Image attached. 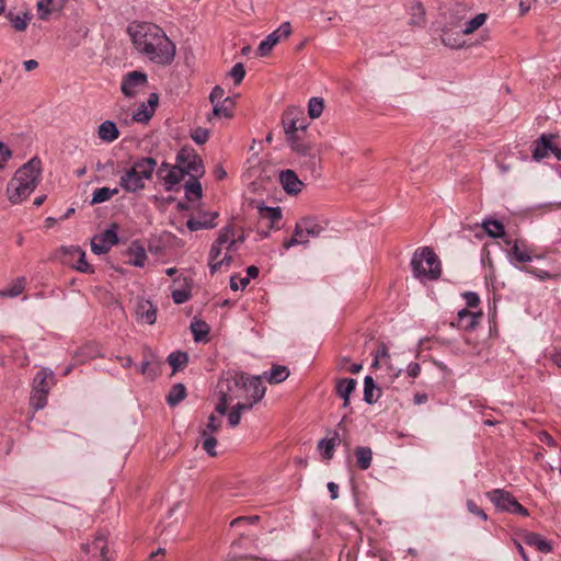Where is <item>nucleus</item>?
Returning a JSON list of instances; mask_svg holds the SVG:
<instances>
[{
	"label": "nucleus",
	"instance_id": "nucleus-40",
	"mask_svg": "<svg viewBox=\"0 0 561 561\" xmlns=\"http://www.w3.org/2000/svg\"><path fill=\"white\" fill-rule=\"evenodd\" d=\"M482 226L492 238L505 237L504 226L499 220H485Z\"/></svg>",
	"mask_w": 561,
	"mask_h": 561
},
{
	"label": "nucleus",
	"instance_id": "nucleus-18",
	"mask_svg": "<svg viewBox=\"0 0 561 561\" xmlns=\"http://www.w3.org/2000/svg\"><path fill=\"white\" fill-rule=\"evenodd\" d=\"M279 181L283 188L290 195L298 194L304 186V183L293 170L282 171L279 174Z\"/></svg>",
	"mask_w": 561,
	"mask_h": 561
},
{
	"label": "nucleus",
	"instance_id": "nucleus-62",
	"mask_svg": "<svg viewBox=\"0 0 561 561\" xmlns=\"http://www.w3.org/2000/svg\"><path fill=\"white\" fill-rule=\"evenodd\" d=\"M407 373L410 377L416 378L421 373V367L417 363H410Z\"/></svg>",
	"mask_w": 561,
	"mask_h": 561
},
{
	"label": "nucleus",
	"instance_id": "nucleus-22",
	"mask_svg": "<svg viewBox=\"0 0 561 561\" xmlns=\"http://www.w3.org/2000/svg\"><path fill=\"white\" fill-rule=\"evenodd\" d=\"M408 13L410 15V25L419 27L425 25V9L421 2L413 0L408 7Z\"/></svg>",
	"mask_w": 561,
	"mask_h": 561
},
{
	"label": "nucleus",
	"instance_id": "nucleus-25",
	"mask_svg": "<svg viewBox=\"0 0 561 561\" xmlns=\"http://www.w3.org/2000/svg\"><path fill=\"white\" fill-rule=\"evenodd\" d=\"M138 319L147 324H153L157 319V309L150 301H142L138 305L136 310Z\"/></svg>",
	"mask_w": 561,
	"mask_h": 561
},
{
	"label": "nucleus",
	"instance_id": "nucleus-50",
	"mask_svg": "<svg viewBox=\"0 0 561 561\" xmlns=\"http://www.w3.org/2000/svg\"><path fill=\"white\" fill-rule=\"evenodd\" d=\"M191 137L196 144L203 145L209 139V130L203 127H197L192 131Z\"/></svg>",
	"mask_w": 561,
	"mask_h": 561
},
{
	"label": "nucleus",
	"instance_id": "nucleus-19",
	"mask_svg": "<svg viewBox=\"0 0 561 561\" xmlns=\"http://www.w3.org/2000/svg\"><path fill=\"white\" fill-rule=\"evenodd\" d=\"M357 382L353 378H342L335 383L336 394L343 399V407L350 405V397L355 391Z\"/></svg>",
	"mask_w": 561,
	"mask_h": 561
},
{
	"label": "nucleus",
	"instance_id": "nucleus-41",
	"mask_svg": "<svg viewBox=\"0 0 561 561\" xmlns=\"http://www.w3.org/2000/svg\"><path fill=\"white\" fill-rule=\"evenodd\" d=\"M339 440V435L335 434V436L330 439H322L319 442L318 448L321 450L325 459L329 460L333 457V450Z\"/></svg>",
	"mask_w": 561,
	"mask_h": 561
},
{
	"label": "nucleus",
	"instance_id": "nucleus-6",
	"mask_svg": "<svg viewBox=\"0 0 561 561\" xmlns=\"http://www.w3.org/2000/svg\"><path fill=\"white\" fill-rule=\"evenodd\" d=\"M411 267L416 278L437 279L442 274L438 256L427 247L419 248L414 252Z\"/></svg>",
	"mask_w": 561,
	"mask_h": 561
},
{
	"label": "nucleus",
	"instance_id": "nucleus-9",
	"mask_svg": "<svg viewBox=\"0 0 561 561\" xmlns=\"http://www.w3.org/2000/svg\"><path fill=\"white\" fill-rule=\"evenodd\" d=\"M504 242L510 247L508 256L512 262L527 263L534 257H541V255L535 253L534 247L529 245L524 239L511 240L506 238Z\"/></svg>",
	"mask_w": 561,
	"mask_h": 561
},
{
	"label": "nucleus",
	"instance_id": "nucleus-29",
	"mask_svg": "<svg viewBox=\"0 0 561 561\" xmlns=\"http://www.w3.org/2000/svg\"><path fill=\"white\" fill-rule=\"evenodd\" d=\"M26 286L25 277H19L12 284L0 290V296L3 298H14L23 293Z\"/></svg>",
	"mask_w": 561,
	"mask_h": 561
},
{
	"label": "nucleus",
	"instance_id": "nucleus-42",
	"mask_svg": "<svg viewBox=\"0 0 561 561\" xmlns=\"http://www.w3.org/2000/svg\"><path fill=\"white\" fill-rule=\"evenodd\" d=\"M168 362L174 371L180 370L186 366L188 356L184 352H173L169 355Z\"/></svg>",
	"mask_w": 561,
	"mask_h": 561
},
{
	"label": "nucleus",
	"instance_id": "nucleus-54",
	"mask_svg": "<svg viewBox=\"0 0 561 561\" xmlns=\"http://www.w3.org/2000/svg\"><path fill=\"white\" fill-rule=\"evenodd\" d=\"M467 508H468V511L471 514L479 516L482 520H486L488 519V515L484 513V511L481 507H479L476 504L474 501L468 500L467 501Z\"/></svg>",
	"mask_w": 561,
	"mask_h": 561
},
{
	"label": "nucleus",
	"instance_id": "nucleus-12",
	"mask_svg": "<svg viewBox=\"0 0 561 561\" xmlns=\"http://www.w3.org/2000/svg\"><path fill=\"white\" fill-rule=\"evenodd\" d=\"M291 33V27L288 22L283 23L277 30L271 33L265 39H263L259 47L257 53L260 56H267L273 47L282 39L287 38Z\"/></svg>",
	"mask_w": 561,
	"mask_h": 561
},
{
	"label": "nucleus",
	"instance_id": "nucleus-39",
	"mask_svg": "<svg viewBox=\"0 0 561 561\" xmlns=\"http://www.w3.org/2000/svg\"><path fill=\"white\" fill-rule=\"evenodd\" d=\"M289 376V371L286 366H273L270 374L266 375V379L270 383H279Z\"/></svg>",
	"mask_w": 561,
	"mask_h": 561
},
{
	"label": "nucleus",
	"instance_id": "nucleus-64",
	"mask_svg": "<svg viewBox=\"0 0 561 561\" xmlns=\"http://www.w3.org/2000/svg\"><path fill=\"white\" fill-rule=\"evenodd\" d=\"M375 357L377 359L389 358V350L385 344H381L376 351Z\"/></svg>",
	"mask_w": 561,
	"mask_h": 561
},
{
	"label": "nucleus",
	"instance_id": "nucleus-44",
	"mask_svg": "<svg viewBox=\"0 0 561 561\" xmlns=\"http://www.w3.org/2000/svg\"><path fill=\"white\" fill-rule=\"evenodd\" d=\"M221 427V419L211 414L208 417V422L205 427L201 431V436L214 435Z\"/></svg>",
	"mask_w": 561,
	"mask_h": 561
},
{
	"label": "nucleus",
	"instance_id": "nucleus-21",
	"mask_svg": "<svg viewBox=\"0 0 561 561\" xmlns=\"http://www.w3.org/2000/svg\"><path fill=\"white\" fill-rule=\"evenodd\" d=\"M522 540L527 546L534 547L542 553H548L552 550L551 543L536 533H525L522 536Z\"/></svg>",
	"mask_w": 561,
	"mask_h": 561
},
{
	"label": "nucleus",
	"instance_id": "nucleus-24",
	"mask_svg": "<svg viewBox=\"0 0 561 561\" xmlns=\"http://www.w3.org/2000/svg\"><path fill=\"white\" fill-rule=\"evenodd\" d=\"M259 213L262 220L270 222V229H278V222L282 219V210L279 207H260Z\"/></svg>",
	"mask_w": 561,
	"mask_h": 561
},
{
	"label": "nucleus",
	"instance_id": "nucleus-55",
	"mask_svg": "<svg viewBox=\"0 0 561 561\" xmlns=\"http://www.w3.org/2000/svg\"><path fill=\"white\" fill-rule=\"evenodd\" d=\"M219 394H220V401L216 407V411L220 415H225L227 413L228 407L232 402V400L228 399V397L225 393H219Z\"/></svg>",
	"mask_w": 561,
	"mask_h": 561
},
{
	"label": "nucleus",
	"instance_id": "nucleus-49",
	"mask_svg": "<svg viewBox=\"0 0 561 561\" xmlns=\"http://www.w3.org/2000/svg\"><path fill=\"white\" fill-rule=\"evenodd\" d=\"M203 440H202V446H203V449L211 457H215L217 455L216 453V445H217V439L214 437V435H205V436H202Z\"/></svg>",
	"mask_w": 561,
	"mask_h": 561
},
{
	"label": "nucleus",
	"instance_id": "nucleus-58",
	"mask_svg": "<svg viewBox=\"0 0 561 561\" xmlns=\"http://www.w3.org/2000/svg\"><path fill=\"white\" fill-rule=\"evenodd\" d=\"M225 91L219 85H216L213 91L210 92L209 99L213 105L222 102L221 99L224 98Z\"/></svg>",
	"mask_w": 561,
	"mask_h": 561
},
{
	"label": "nucleus",
	"instance_id": "nucleus-59",
	"mask_svg": "<svg viewBox=\"0 0 561 561\" xmlns=\"http://www.w3.org/2000/svg\"><path fill=\"white\" fill-rule=\"evenodd\" d=\"M467 306L470 308H477L480 304V298L476 293L468 291L463 295Z\"/></svg>",
	"mask_w": 561,
	"mask_h": 561
},
{
	"label": "nucleus",
	"instance_id": "nucleus-34",
	"mask_svg": "<svg viewBox=\"0 0 561 561\" xmlns=\"http://www.w3.org/2000/svg\"><path fill=\"white\" fill-rule=\"evenodd\" d=\"M253 405L250 402H237L228 415V423L231 427L237 426L241 420V413L251 410Z\"/></svg>",
	"mask_w": 561,
	"mask_h": 561
},
{
	"label": "nucleus",
	"instance_id": "nucleus-11",
	"mask_svg": "<svg viewBox=\"0 0 561 561\" xmlns=\"http://www.w3.org/2000/svg\"><path fill=\"white\" fill-rule=\"evenodd\" d=\"M62 262L70 265L71 267L83 272H93L91 265L85 260L84 251L79 247L61 248Z\"/></svg>",
	"mask_w": 561,
	"mask_h": 561
},
{
	"label": "nucleus",
	"instance_id": "nucleus-38",
	"mask_svg": "<svg viewBox=\"0 0 561 561\" xmlns=\"http://www.w3.org/2000/svg\"><path fill=\"white\" fill-rule=\"evenodd\" d=\"M186 397V389L182 383H176L172 386L168 397L167 402L169 405L173 407L180 403Z\"/></svg>",
	"mask_w": 561,
	"mask_h": 561
},
{
	"label": "nucleus",
	"instance_id": "nucleus-43",
	"mask_svg": "<svg viewBox=\"0 0 561 561\" xmlns=\"http://www.w3.org/2000/svg\"><path fill=\"white\" fill-rule=\"evenodd\" d=\"M375 390H376V385H375L373 377L366 376L364 379V400L369 404L376 402L380 396L379 393L377 396H375L374 394Z\"/></svg>",
	"mask_w": 561,
	"mask_h": 561
},
{
	"label": "nucleus",
	"instance_id": "nucleus-13",
	"mask_svg": "<svg viewBox=\"0 0 561 561\" xmlns=\"http://www.w3.org/2000/svg\"><path fill=\"white\" fill-rule=\"evenodd\" d=\"M118 242L115 228H110L96 234L91 241V249L95 254H104Z\"/></svg>",
	"mask_w": 561,
	"mask_h": 561
},
{
	"label": "nucleus",
	"instance_id": "nucleus-35",
	"mask_svg": "<svg viewBox=\"0 0 561 561\" xmlns=\"http://www.w3.org/2000/svg\"><path fill=\"white\" fill-rule=\"evenodd\" d=\"M118 194V188L100 187L93 192L91 204H101L110 201L113 196Z\"/></svg>",
	"mask_w": 561,
	"mask_h": 561
},
{
	"label": "nucleus",
	"instance_id": "nucleus-53",
	"mask_svg": "<svg viewBox=\"0 0 561 561\" xmlns=\"http://www.w3.org/2000/svg\"><path fill=\"white\" fill-rule=\"evenodd\" d=\"M172 298L175 304H184L190 299V291L186 288L172 290Z\"/></svg>",
	"mask_w": 561,
	"mask_h": 561
},
{
	"label": "nucleus",
	"instance_id": "nucleus-46",
	"mask_svg": "<svg viewBox=\"0 0 561 561\" xmlns=\"http://www.w3.org/2000/svg\"><path fill=\"white\" fill-rule=\"evenodd\" d=\"M324 108L323 100L320 98H312L308 104V114L311 118H318L321 116Z\"/></svg>",
	"mask_w": 561,
	"mask_h": 561
},
{
	"label": "nucleus",
	"instance_id": "nucleus-23",
	"mask_svg": "<svg viewBox=\"0 0 561 561\" xmlns=\"http://www.w3.org/2000/svg\"><path fill=\"white\" fill-rule=\"evenodd\" d=\"M98 136L105 142H113L119 136V131L112 121L103 122L98 128Z\"/></svg>",
	"mask_w": 561,
	"mask_h": 561
},
{
	"label": "nucleus",
	"instance_id": "nucleus-60",
	"mask_svg": "<svg viewBox=\"0 0 561 561\" xmlns=\"http://www.w3.org/2000/svg\"><path fill=\"white\" fill-rule=\"evenodd\" d=\"M11 158V151L9 148L0 141V169L4 167V163Z\"/></svg>",
	"mask_w": 561,
	"mask_h": 561
},
{
	"label": "nucleus",
	"instance_id": "nucleus-30",
	"mask_svg": "<svg viewBox=\"0 0 561 561\" xmlns=\"http://www.w3.org/2000/svg\"><path fill=\"white\" fill-rule=\"evenodd\" d=\"M287 141L290 148L298 154L314 158L310 144L302 141L299 135L290 136V138H287Z\"/></svg>",
	"mask_w": 561,
	"mask_h": 561
},
{
	"label": "nucleus",
	"instance_id": "nucleus-3",
	"mask_svg": "<svg viewBox=\"0 0 561 561\" xmlns=\"http://www.w3.org/2000/svg\"><path fill=\"white\" fill-rule=\"evenodd\" d=\"M41 172V161L36 158L18 169L7 186L8 198L12 204H19L31 195L39 182Z\"/></svg>",
	"mask_w": 561,
	"mask_h": 561
},
{
	"label": "nucleus",
	"instance_id": "nucleus-57",
	"mask_svg": "<svg viewBox=\"0 0 561 561\" xmlns=\"http://www.w3.org/2000/svg\"><path fill=\"white\" fill-rule=\"evenodd\" d=\"M11 23L16 31H24L27 27V20L25 15L11 16Z\"/></svg>",
	"mask_w": 561,
	"mask_h": 561
},
{
	"label": "nucleus",
	"instance_id": "nucleus-36",
	"mask_svg": "<svg viewBox=\"0 0 561 561\" xmlns=\"http://www.w3.org/2000/svg\"><path fill=\"white\" fill-rule=\"evenodd\" d=\"M213 113L215 116L232 117L233 115V101L230 98H226L222 102L213 105Z\"/></svg>",
	"mask_w": 561,
	"mask_h": 561
},
{
	"label": "nucleus",
	"instance_id": "nucleus-48",
	"mask_svg": "<svg viewBox=\"0 0 561 561\" xmlns=\"http://www.w3.org/2000/svg\"><path fill=\"white\" fill-rule=\"evenodd\" d=\"M153 115V110L142 104L140 108L133 115V119L138 123L148 122Z\"/></svg>",
	"mask_w": 561,
	"mask_h": 561
},
{
	"label": "nucleus",
	"instance_id": "nucleus-63",
	"mask_svg": "<svg viewBox=\"0 0 561 561\" xmlns=\"http://www.w3.org/2000/svg\"><path fill=\"white\" fill-rule=\"evenodd\" d=\"M549 357L554 365L561 367V348H553Z\"/></svg>",
	"mask_w": 561,
	"mask_h": 561
},
{
	"label": "nucleus",
	"instance_id": "nucleus-4",
	"mask_svg": "<svg viewBox=\"0 0 561 561\" xmlns=\"http://www.w3.org/2000/svg\"><path fill=\"white\" fill-rule=\"evenodd\" d=\"M157 167L153 158H141L122 174L119 186L127 193H136L145 188L146 181L152 178Z\"/></svg>",
	"mask_w": 561,
	"mask_h": 561
},
{
	"label": "nucleus",
	"instance_id": "nucleus-15",
	"mask_svg": "<svg viewBox=\"0 0 561 561\" xmlns=\"http://www.w3.org/2000/svg\"><path fill=\"white\" fill-rule=\"evenodd\" d=\"M157 174L164 182L168 191L179 184L186 175L178 162L174 167H170L168 163H162L158 169Z\"/></svg>",
	"mask_w": 561,
	"mask_h": 561
},
{
	"label": "nucleus",
	"instance_id": "nucleus-61",
	"mask_svg": "<svg viewBox=\"0 0 561 561\" xmlns=\"http://www.w3.org/2000/svg\"><path fill=\"white\" fill-rule=\"evenodd\" d=\"M259 517L257 516H242V517H237L234 518L231 523H230V526L231 527H237L239 526L240 524H243V523H250V524H254L255 522H257Z\"/></svg>",
	"mask_w": 561,
	"mask_h": 561
},
{
	"label": "nucleus",
	"instance_id": "nucleus-8",
	"mask_svg": "<svg viewBox=\"0 0 561 561\" xmlns=\"http://www.w3.org/2000/svg\"><path fill=\"white\" fill-rule=\"evenodd\" d=\"M176 162L192 178H199L205 173L203 161L193 148H182L176 156Z\"/></svg>",
	"mask_w": 561,
	"mask_h": 561
},
{
	"label": "nucleus",
	"instance_id": "nucleus-10",
	"mask_svg": "<svg viewBox=\"0 0 561 561\" xmlns=\"http://www.w3.org/2000/svg\"><path fill=\"white\" fill-rule=\"evenodd\" d=\"M283 126L287 138L298 136L299 131L307 128L304 112L297 108H288L283 115Z\"/></svg>",
	"mask_w": 561,
	"mask_h": 561
},
{
	"label": "nucleus",
	"instance_id": "nucleus-33",
	"mask_svg": "<svg viewBox=\"0 0 561 561\" xmlns=\"http://www.w3.org/2000/svg\"><path fill=\"white\" fill-rule=\"evenodd\" d=\"M222 249L224 247L218 244L216 241L211 245L208 260V266L211 274H215L221 268V262H219V260Z\"/></svg>",
	"mask_w": 561,
	"mask_h": 561
},
{
	"label": "nucleus",
	"instance_id": "nucleus-27",
	"mask_svg": "<svg viewBox=\"0 0 561 561\" xmlns=\"http://www.w3.org/2000/svg\"><path fill=\"white\" fill-rule=\"evenodd\" d=\"M480 316L481 312L462 309L458 312L457 325L466 330L472 329L477 324V319Z\"/></svg>",
	"mask_w": 561,
	"mask_h": 561
},
{
	"label": "nucleus",
	"instance_id": "nucleus-32",
	"mask_svg": "<svg viewBox=\"0 0 561 561\" xmlns=\"http://www.w3.org/2000/svg\"><path fill=\"white\" fill-rule=\"evenodd\" d=\"M552 150L551 141L547 136H541L540 140L537 142L533 157L535 160L539 161L549 156V152Z\"/></svg>",
	"mask_w": 561,
	"mask_h": 561
},
{
	"label": "nucleus",
	"instance_id": "nucleus-37",
	"mask_svg": "<svg viewBox=\"0 0 561 561\" xmlns=\"http://www.w3.org/2000/svg\"><path fill=\"white\" fill-rule=\"evenodd\" d=\"M191 331L196 342L205 341L209 333V325L202 320H194L191 323Z\"/></svg>",
	"mask_w": 561,
	"mask_h": 561
},
{
	"label": "nucleus",
	"instance_id": "nucleus-51",
	"mask_svg": "<svg viewBox=\"0 0 561 561\" xmlns=\"http://www.w3.org/2000/svg\"><path fill=\"white\" fill-rule=\"evenodd\" d=\"M230 76L234 80V84H240L245 76L244 66L241 62L236 64L230 71Z\"/></svg>",
	"mask_w": 561,
	"mask_h": 561
},
{
	"label": "nucleus",
	"instance_id": "nucleus-17",
	"mask_svg": "<svg viewBox=\"0 0 561 561\" xmlns=\"http://www.w3.org/2000/svg\"><path fill=\"white\" fill-rule=\"evenodd\" d=\"M82 550L87 554H91L90 561H94L96 558H101V561H108L106 558L107 541L103 534L98 535L91 543L82 545Z\"/></svg>",
	"mask_w": 561,
	"mask_h": 561
},
{
	"label": "nucleus",
	"instance_id": "nucleus-26",
	"mask_svg": "<svg viewBox=\"0 0 561 561\" xmlns=\"http://www.w3.org/2000/svg\"><path fill=\"white\" fill-rule=\"evenodd\" d=\"M64 3L65 0H39L37 2L39 18L43 20L47 19L53 12L61 10Z\"/></svg>",
	"mask_w": 561,
	"mask_h": 561
},
{
	"label": "nucleus",
	"instance_id": "nucleus-7",
	"mask_svg": "<svg viewBox=\"0 0 561 561\" xmlns=\"http://www.w3.org/2000/svg\"><path fill=\"white\" fill-rule=\"evenodd\" d=\"M55 385V375L50 369L42 368L33 380L31 405L34 410L43 409L47 403V396Z\"/></svg>",
	"mask_w": 561,
	"mask_h": 561
},
{
	"label": "nucleus",
	"instance_id": "nucleus-28",
	"mask_svg": "<svg viewBox=\"0 0 561 561\" xmlns=\"http://www.w3.org/2000/svg\"><path fill=\"white\" fill-rule=\"evenodd\" d=\"M148 256L145 249L138 244L133 243L129 248V264L138 267H144Z\"/></svg>",
	"mask_w": 561,
	"mask_h": 561
},
{
	"label": "nucleus",
	"instance_id": "nucleus-5",
	"mask_svg": "<svg viewBox=\"0 0 561 561\" xmlns=\"http://www.w3.org/2000/svg\"><path fill=\"white\" fill-rule=\"evenodd\" d=\"M328 222L314 216L300 218L295 226L293 237L283 241L285 250L295 245L307 244L310 238H318L327 230Z\"/></svg>",
	"mask_w": 561,
	"mask_h": 561
},
{
	"label": "nucleus",
	"instance_id": "nucleus-16",
	"mask_svg": "<svg viewBox=\"0 0 561 561\" xmlns=\"http://www.w3.org/2000/svg\"><path fill=\"white\" fill-rule=\"evenodd\" d=\"M489 500L500 510L512 513L516 499L507 491L494 489L486 493Z\"/></svg>",
	"mask_w": 561,
	"mask_h": 561
},
{
	"label": "nucleus",
	"instance_id": "nucleus-45",
	"mask_svg": "<svg viewBox=\"0 0 561 561\" xmlns=\"http://www.w3.org/2000/svg\"><path fill=\"white\" fill-rule=\"evenodd\" d=\"M488 15L485 13H479L473 19L467 22L466 28L463 30L465 34H472L476 32L479 27H481L485 21Z\"/></svg>",
	"mask_w": 561,
	"mask_h": 561
},
{
	"label": "nucleus",
	"instance_id": "nucleus-1",
	"mask_svg": "<svg viewBox=\"0 0 561 561\" xmlns=\"http://www.w3.org/2000/svg\"><path fill=\"white\" fill-rule=\"evenodd\" d=\"M135 48L157 65H169L175 55V45L157 25L150 23L128 27Z\"/></svg>",
	"mask_w": 561,
	"mask_h": 561
},
{
	"label": "nucleus",
	"instance_id": "nucleus-14",
	"mask_svg": "<svg viewBox=\"0 0 561 561\" xmlns=\"http://www.w3.org/2000/svg\"><path fill=\"white\" fill-rule=\"evenodd\" d=\"M147 83V76L140 71L128 72L122 81L121 90L126 96H134Z\"/></svg>",
	"mask_w": 561,
	"mask_h": 561
},
{
	"label": "nucleus",
	"instance_id": "nucleus-52",
	"mask_svg": "<svg viewBox=\"0 0 561 561\" xmlns=\"http://www.w3.org/2000/svg\"><path fill=\"white\" fill-rule=\"evenodd\" d=\"M249 285V277H239L237 275L230 278V288L232 290L244 289Z\"/></svg>",
	"mask_w": 561,
	"mask_h": 561
},
{
	"label": "nucleus",
	"instance_id": "nucleus-2",
	"mask_svg": "<svg viewBox=\"0 0 561 561\" xmlns=\"http://www.w3.org/2000/svg\"><path fill=\"white\" fill-rule=\"evenodd\" d=\"M218 388L219 393H225L228 399L250 402L251 405L257 403L266 391L261 377H249L240 371H228L219 381Z\"/></svg>",
	"mask_w": 561,
	"mask_h": 561
},
{
	"label": "nucleus",
	"instance_id": "nucleus-56",
	"mask_svg": "<svg viewBox=\"0 0 561 561\" xmlns=\"http://www.w3.org/2000/svg\"><path fill=\"white\" fill-rule=\"evenodd\" d=\"M523 271L529 273V274H533L535 275L536 277H538L539 279L543 280V279H548L551 277L550 273L547 272V271H540L538 268H535L533 266H524V267H520Z\"/></svg>",
	"mask_w": 561,
	"mask_h": 561
},
{
	"label": "nucleus",
	"instance_id": "nucleus-47",
	"mask_svg": "<svg viewBox=\"0 0 561 561\" xmlns=\"http://www.w3.org/2000/svg\"><path fill=\"white\" fill-rule=\"evenodd\" d=\"M185 191L187 195H192L194 198L202 197V185L198 182V178H190L185 184Z\"/></svg>",
	"mask_w": 561,
	"mask_h": 561
},
{
	"label": "nucleus",
	"instance_id": "nucleus-31",
	"mask_svg": "<svg viewBox=\"0 0 561 561\" xmlns=\"http://www.w3.org/2000/svg\"><path fill=\"white\" fill-rule=\"evenodd\" d=\"M355 457L358 468L362 470H366L371 465L373 451L368 447H357L355 449Z\"/></svg>",
	"mask_w": 561,
	"mask_h": 561
},
{
	"label": "nucleus",
	"instance_id": "nucleus-20",
	"mask_svg": "<svg viewBox=\"0 0 561 561\" xmlns=\"http://www.w3.org/2000/svg\"><path fill=\"white\" fill-rule=\"evenodd\" d=\"M216 242L224 247L227 251H236L237 250V239H236V227L232 225H228L224 227Z\"/></svg>",
	"mask_w": 561,
	"mask_h": 561
}]
</instances>
